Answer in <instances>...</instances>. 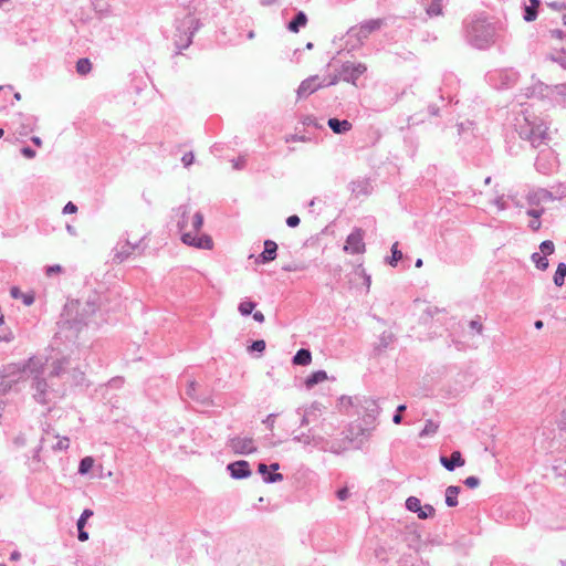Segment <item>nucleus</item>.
Returning <instances> with one entry per match:
<instances>
[{
  "instance_id": "f257e3e1",
  "label": "nucleus",
  "mask_w": 566,
  "mask_h": 566,
  "mask_svg": "<svg viewBox=\"0 0 566 566\" xmlns=\"http://www.w3.org/2000/svg\"><path fill=\"white\" fill-rule=\"evenodd\" d=\"M464 39L478 49H489L495 41V27L485 17H472L463 21Z\"/></svg>"
},
{
  "instance_id": "f03ea898",
  "label": "nucleus",
  "mask_w": 566,
  "mask_h": 566,
  "mask_svg": "<svg viewBox=\"0 0 566 566\" xmlns=\"http://www.w3.org/2000/svg\"><path fill=\"white\" fill-rule=\"evenodd\" d=\"M98 306L95 300L88 298L82 306L78 301L66 303L62 313V319L57 323L61 328L67 327L76 332L81 331L87 324V319L92 316Z\"/></svg>"
},
{
  "instance_id": "7ed1b4c3",
  "label": "nucleus",
  "mask_w": 566,
  "mask_h": 566,
  "mask_svg": "<svg viewBox=\"0 0 566 566\" xmlns=\"http://www.w3.org/2000/svg\"><path fill=\"white\" fill-rule=\"evenodd\" d=\"M516 132L522 139L530 142L533 148L547 146L549 139L547 127L537 118L530 120L527 117H523L522 122L517 119Z\"/></svg>"
},
{
  "instance_id": "20e7f679",
  "label": "nucleus",
  "mask_w": 566,
  "mask_h": 566,
  "mask_svg": "<svg viewBox=\"0 0 566 566\" xmlns=\"http://www.w3.org/2000/svg\"><path fill=\"white\" fill-rule=\"evenodd\" d=\"M8 370L9 375L29 373L32 378L35 376L42 377L44 374V363L40 358L31 356L27 360L10 365Z\"/></svg>"
},
{
  "instance_id": "39448f33",
  "label": "nucleus",
  "mask_w": 566,
  "mask_h": 566,
  "mask_svg": "<svg viewBox=\"0 0 566 566\" xmlns=\"http://www.w3.org/2000/svg\"><path fill=\"white\" fill-rule=\"evenodd\" d=\"M30 387L33 391L32 397L38 403L46 406L52 402V396H55V391L50 389L48 380L43 376L33 377Z\"/></svg>"
},
{
  "instance_id": "423d86ee",
  "label": "nucleus",
  "mask_w": 566,
  "mask_h": 566,
  "mask_svg": "<svg viewBox=\"0 0 566 566\" xmlns=\"http://www.w3.org/2000/svg\"><path fill=\"white\" fill-rule=\"evenodd\" d=\"M557 164L558 159L555 151L552 148L545 146L537 154L535 168L538 172L548 175L554 170L555 167H557Z\"/></svg>"
},
{
  "instance_id": "0eeeda50",
  "label": "nucleus",
  "mask_w": 566,
  "mask_h": 566,
  "mask_svg": "<svg viewBox=\"0 0 566 566\" xmlns=\"http://www.w3.org/2000/svg\"><path fill=\"white\" fill-rule=\"evenodd\" d=\"M367 71L364 63L346 61L340 65L339 77L344 82L356 84V81Z\"/></svg>"
},
{
  "instance_id": "6e6552de",
  "label": "nucleus",
  "mask_w": 566,
  "mask_h": 566,
  "mask_svg": "<svg viewBox=\"0 0 566 566\" xmlns=\"http://www.w3.org/2000/svg\"><path fill=\"white\" fill-rule=\"evenodd\" d=\"M227 446L235 454L248 455V454H252L256 451L254 441L250 437H239V436L229 437L228 441H227Z\"/></svg>"
},
{
  "instance_id": "1a4fd4ad",
  "label": "nucleus",
  "mask_w": 566,
  "mask_h": 566,
  "mask_svg": "<svg viewBox=\"0 0 566 566\" xmlns=\"http://www.w3.org/2000/svg\"><path fill=\"white\" fill-rule=\"evenodd\" d=\"M385 24V19L377 18L363 21L359 25L349 29V34H356L359 41L365 40L373 32L379 30Z\"/></svg>"
},
{
  "instance_id": "9d476101",
  "label": "nucleus",
  "mask_w": 566,
  "mask_h": 566,
  "mask_svg": "<svg viewBox=\"0 0 566 566\" xmlns=\"http://www.w3.org/2000/svg\"><path fill=\"white\" fill-rule=\"evenodd\" d=\"M364 231L355 228L346 238L344 251L350 254H360L365 252Z\"/></svg>"
},
{
  "instance_id": "9b49d317",
  "label": "nucleus",
  "mask_w": 566,
  "mask_h": 566,
  "mask_svg": "<svg viewBox=\"0 0 566 566\" xmlns=\"http://www.w3.org/2000/svg\"><path fill=\"white\" fill-rule=\"evenodd\" d=\"M180 239L181 242L188 247H193L200 250L213 249V240L209 234L206 233L197 235L193 234L192 232H182Z\"/></svg>"
},
{
  "instance_id": "f8f14e48",
  "label": "nucleus",
  "mask_w": 566,
  "mask_h": 566,
  "mask_svg": "<svg viewBox=\"0 0 566 566\" xmlns=\"http://www.w3.org/2000/svg\"><path fill=\"white\" fill-rule=\"evenodd\" d=\"M182 25L187 28V39L185 43L176 41V46L178 49L176 52L177 54H180L182 50L187 49L191 44L195 33L201 28V22L199 19L189 13L182 20Z\"/></svg>"
},
{
  "instance_id": "ddd939ff",
  "label": "nucleus",
  "mask_w": 566,
  "mask_h": 566,
  "mask_svg": "<svg viewBox=\"0 0 566 566\" xmlns=\"http://www.w3.org/2000/svg\"><path fill=\"white\" fill-rule=\"evenodd\" d=\"M279 469V462H273L270 465H266L265 463H259L258 465V472L261 474L263 482L266 484H273L283 481V474L276 472Z\"/></svg>"
},
{
  "instance_id": "4468645a",
  "label": "nucleus",
  "mask_w": 566,
  "mask_h": 566,
  "mask_svg": "<svg viewBox=\"0 0 566 566\" xmlns=\"http://www.w3.org/2000/svg\"><path fill=\"white\" fill-rule=\"evenodd\" d=\"M142 240L132 243L129 240H125V242H119L114 249L113 261L115 263H123L125 260L129 258V255L137 249H139Z\"/></svg>"
},
{
  "instance_id": "2eb2a0df",
  "label": "nucleus",
  "mask_w": 566,
  "mask_h": 566,
  "mask_svg": "<svg viewBox=\"0 0 566 566\" xmlns=\"http://www.w3.org/2000/svg\"><path fill=\"white\" fill-rule=\"evenodd\" d=\"M227 471L229 472L230 476L234 480H243L251 476L252 474L250 464L245 460L230 462L227 465Z\"/></svg>"
},
{
  "instance_id": "dca6fc26",
  "label": "nucleus",
  "mask_w": 566,
  "mask_h": 566,
  "mask_svg": "<svg viewBox=\"0 0 566 566\" xmlns=\"http://www.w3.org/2000/svg\"><path fill=\"white\" fill-rule=\"evenodd\" d=\"M189 213V205H180L172 209L171 220L176 222L180 237L182 235V232H187L186 228L188 226Z\"/></svg>"
},
{
  "instance_id": "f3484780",
  "label": "nucleus",
  "mask_w": 566,
  "mask_h": 566,
  "mask_svg": "<svg viewBox=\"0 0 566 566\" xmlns=\"http://www.w3.org/2000/svg\"><path fill=\"white\" fill-rule=\"evenodd\" d=\"M363 408V421L365 422L366 426H374L381 410L377 400L365 399Z\"/></svg>"
},
{
  "instance_id": "a211bd4d",
  "label": "nucleus",
  "mask_w": 566,
  "mask_h": 566,
  "mask_svg": "<svg viewBox=\"0 0 566 566\" xmlns=\"http://www.w3.org/2000/svg\"><path fill=\"white\" fill-rule=\"evenodd\" d=\"M321 87H324L323 82H318V76H310L301 82L296 94L298 98H305L315 93Z\"/></svg>"
},
{
  "instance_id": "6ab92c4d",
  "label": "nucleus",
  "mask_w": 566,
  "mask_h": 566,
  "mask_svg": "<svg viewBox=\"0 0 566 566\" xmlns=\"http://www.w3.org/2000/svg\"><path fill=\"white\" fill-rule=\"evenodd\" d=\"M524 94L527 98L537 97L541 99H549L552 96V86L537 81L533 85L526 87Z\"/></svg>"
},
{
  "instance_id": "aec40b11",
  "label": "nucleus",
  "mask_w": 566,
  "mask_h": 566,
  "mask_svg": "<svg viewBox=\"0 0 566 566\" xmlns=\"http://www.w3.org/2000/svg\"><path fill=\"white\" fill-rule=\"evenodd\" d=\"M439 461L441 465L449 472H453L455 469L465 464V460L459 450L452 451L449 457L440 455Z\"/></svg>"
},
{
  "instance_id": "412c9836",
  "label": "nucleus",
  "mask_w": 566,
  "mask_h": 566,
  "mask_svg": "<svg viewBox=\"0 0 566 566\" xmlns=\"http://www.w3.org/2000/svg\"><path fill=\"white\" fill-rule=\"evenodd\" d=\"M277 256V244L273 240H265L263 251L258 255L256 263L266 264Z\"/></svg>"
},
{
  "instance_id": "4be33fe9",
  "label": "nucleus",
  "mask_w": 566,
  "mask_h": 566,
  "mask_svg": "<svg viewBox=\"0 0 566 566\" xmlns=\"http://www.w3.org/2000/svg\"><path fill=\"white\" fill-rule=\"evenodd\" d=\"M18 117L20 120V127L18 129L21 136H28L32 133L36 127L38 118L33 115L18 113Z\"/></svg>"
},
{
  "instance_id": "5701e85b",
  "label": "nucleus",
  "mask_w": 566,
  "mask_h": 566,
  "mask_svg": "<svg viewBox=\"0 0 566 566\" xmlns=\"http://www.w3.org/2000/svg\"><path fill=\"white\" fill-rule=\"evenodd\" d=\"M94 512L91 509H84L78 520L76 521L77 527V539L80 542H86L90 537L88 532L85 531L87 520L92 517Z\"/></svg>"
},
{
  "instance_id": "b1692460",
  "label": "nucleus",
  "mask_w": 566,
  "mask_h": 566,
  "mask_svg": "<svg viewBox=\"0 0 566 566\" xmlns=\"http://www.w3.org/2000/svg\"><path fill=\"white\" fill-rule=\"evenodd\" d=\"M327 125L333 133L338 134V135L349 132L353 127V125L349 120L339 119L337 117L328 118Z\"/></svg>"
},
{
  "instance_id": "393cba45",
  "label": "nucleus",
  "mask_w": 566,
  "mask_h": 566,
  "mask_svg": "<svg viewBox=\"0 0 566 566\" xmlns=\"http://www.w3.org/2000/svg\"><path fill=\"white\" fill-rule=\"evenodd\" d=\"M307 23V15L304 11H297L291 21L287 23V30L293 33H297L301 28H304Z\"/></svg>"
},
{
  "instance_id": "a878e982",
  "label": "nucleus",
  "mask_w": 566,
  "mask_h": 566,
  "mask_svg": "<svg viewBox=\"0 0 566 566\" xmlns=\"http://www.w3.org/2000/svg\"><path fill=\"white\" fill-rule=\"evenodd\" d=\"M551 102L566 107V83L552 86Z\"/></svg>"
},
{
  "instance_id": "bb28decb",
  "label": "nucleus",
  "mask_w": 566,
  "mask_h": 566,
  "mask_svg": "<svg viewBox=\"0 0 566 566\" xmlns=\"http://www.w3.org/2000/svg\"><path fill=\"white\" fill-rule=\"evenodd\" d=\"M461 490L459 485H450L446 489L444 502L448 507H455L459 504L458 496Z\"/></svg>"
},
{
  "instance_id": "cd10ccee",
  "label": "nucleus",
  "mask_w": 566,
  "mask_h": 566,
  "mask_svg": "<svg viewBox=\"0 0 566 566\" xmlns=\"http://www.w3.org/2000/svg\"><path fill=\"white\" fill-rule=\"evenodd\" d=\"M530 4H524L523 19L526 22H532L536 20L538 15V8L541 6V0H528Z\"/></svg>"
},
{
  "instance_id": "c85d7f7f",
  "label": "nucleus",
  "mask_w": 566,
  "mask_h": 566,
  "mask_svg": "<svg viewBox=\"0 0 566 566\" xmlns=\"http://www.w3.org/2000/svg\"><path fill=\"white\" fill-rule=\"evenodd\" d=\"M395 339L396 337L391 332L385 331L378 337V342L376 343L374 350L377 354L385 352L388 348V346L395 342Z\"/></svg>"
},
{
  "instance_id": "c756f323",
  "label": "nucleus",
  "mask_w": 566,
  "mask_h": 566,
  "mask_svg": "<svg viewBox=\"0 0 566 566\" xmlns=\"http://www.w3.org/2000/svg\"><path fill=\"white\" fill-rule=\"evenodd\" d=\"M312 361V353L307 348H300L292 358L293 365L307 366Z\"/></svg>"
},
{
  "instance_id": "7c9ffc66",
  "label": "nucleus",
  "mask_w": 566,
  "mask_h": 566,
  "mask_svg": "<svg viewBox=\"0 0 566 566\" xmlns=\"http://www.w3.org/2000/svg\"><path fill=\"white\" fill-rule=\"evenodd\" d=\"M325 379H327V373L325 370L321 369V370L311 373L306 377L304 384H305L306 388L311 389L314 386H316L317 384L324 381Z\"/></svg>"
},
{
  "instance_id": "2f4dec72",
  "label": "nucleus",
  "mask_w": 566,
  "mask_h": 566,
  "mask_svg": "<svg viewBox=\"0 0 566 566\" xmlns=\"http://www.w3.org/2000/svg\"><path fill=\"white\" fill-rule=\"evenodd\" d=\"M424 10L430 18L442 15L443 0H429V3L426 4Z\"/></svg>"
},
{
  "instance_id": "473e14b6",
  "label": "nucleus",
  "mask_w": 566,
  "mask_h": 566,
  "mask_svg": "<svg viewBox=\"0 0 566 566\" xmlns=\"http://www.w3.org/2000/svg\"><path fill=\"white\" fill-rule=\"evenodd\" d=\"M10 294L13 298H21L23 304L30 306L34 303V294L33 293H22L18 286H12L10 290Z\"/></svg>"
},
{
  "instance_id": "72a5a7b5",
  "label": "nucleus",
  "mask_w": 566,
  "mask_h": 566,
  "mask_svg": "<svg viewBox=\"0 0 566 566\" xmlns=\"http://www.w3.org/2000/svg\"><path fill=\"white\" fill-rule=\"evenodd\" d=\"M391 254L389 256H386L385 261L387 264H389L392 268H396L398 265V262L402 259L403 254L398 248V242H395L391 245L390 249Z\"/></svg>"
},
{
  "instance_id": "f704fd0d",
  "label": "nucleus",
  "mask_w": 566,
  "mask_h": 566,
  "mask_svg": "<svg viewBox=\"0 0 566 566\" xmlns=\"http://www.w3.org/2000/svg\"><path fill=\"white\" fill-rule=\"evenodd\" d=\"M566 277V263L559 262L553 276V282L557 287H562L565 284Z\"/></svg>"
},
{
  "instance_id": "c9c22d12",
  "label": "nucleus",
  "mask_w": 566,
  "mask_h": 566,
  "mask_svg": "<svg viewBox=\"0 0 566 566\" xmlns=\"http://www.w3.org/2000/svg\"><path fill=\"white\" fill-rule=\"evenodd\" d=\"M502 84L506 87L514 85L517 81L518 73L514 70H504L500 72Z\"/></svg>"
},
{
  "instance_id": "e433bc0d",
  "label": "nucleus",
  "mask_w": 566,
  "mask_h": 566,
  "mask_svg": "<svg viewBox=\"0 0 566 566\" xmlns=\"http://www.w3.org/2000/svg\"><path fill=\"white\" fill-rule=\"evenodd\" d=\"M531 260L535 264L536 269H538L541 271L547 270V268L549 265L547 256H545L544 254H542L539 252H534L531 255Z\"/></svg>"
},
{
  "instance_id": "4c0bfd02",
  "label": "nucleus",
  "mask_w": 566,
  "mask_h": 566,
  "mask_svg": "<svg viewBox=\"0 0 566 566\" xmlns=\"http://www.w3.org/2000/svg\"><path fill=\"white\" fill-rule=\"evenodd\" d=\"M75 69L77 74L82 76L87 75L92 70V62L88 57H81L76 61Z\"/></svg>"
},
{
  "instance_id": "58836bf2",
  "label": "nucleus",
  "mask_w": 566,
  "mask_h": 566,
  "mask_svg": "<svg viewBox=\"0 0 566 566\" xmlns=\"http://www.w3.org/2000/svg\"><path fill=\"white\" fill-rule=\"evenodd\" d=\"M256 307V303L251 300H243L239 303L238 311L242 316H249Z\"/></svg>"
},
{
  "instance_id": "ea45409f",
  "label": "nucleus",
  "mask_w": 566,
  "mask_h": 566,
  "mask_svg": "<svg viewBox=\"0 0 566 566\" xmlns=\"http://www.w3.org/2000/svg\"><path fill=\"white\" fill-rule=\"evenodd\" d=\"M69 359L66 357H63L61 359H56L52 364V369L50 371V377H59L64 371L65 365H67Z\"/></svg>"
},
{
  "instance_id": "a19ab883",
  "label": "nucleus",
  "mask_w": 566,
  "mask_h": 566,
  "mask_svg": "<svg viewBox=\"0 0 566 566\" xmlns=\"http://www.w3.org/2000/svg\"><path fill=\"white\" fill-rule=\"evenodd\" d=\"M94 465V459L92 457H84L81 459L77 468V472L81 475L87 474Z\"/></svg>"
},
{
  "instance_id": "79ce46f5",
  "label": "nucleus",
  "mask_w": 566,
  "mask_h": 566,
  "mask_svg": "<svg viewBox=\"0 0 566 566\" xmlns=\"http://www.w3.org/2000/svg\"><path fill=\"white\" fill-rule=\"evenodd\" d=\"M439 424L431 419H428L423 429L420 431L419 437H427L434 434L438 431Z\"/></svg>"
},
{
  "instance_id": "37998d69",
  "label": "nucleus",
  "mask_w": 566,
  "mask_h": 566,
  "mask_svg": "<svg viewBox=\"0 0 566 566\" xmlns=\"http://www.w3.org/2000/svg\"><path fill=\"white\" fill-rule=\"evenodd\" d=\"M196 388H197V382L195 380L188 381L187 388H186V395L196 401L205 402V399L197 395Z\"/></svg>"
},
{
  "instance_id": "c03bdc74",
  "label": "nucleus",
  "mask_w": 566,
  "mask_h": 566,
  "mask_svg": "<svg viewBox=\"0 0 566 566\" xmlns=\"http://www.w3.org/2000/svg\"><path fill=\"white\" fill-rule=\"evenodd\" d=\"M405 505L409 512L418 513L421 507V502L417 496H409L407 497Z\"/></svg>"
},
{
  "instance_id": "a18cd8bd",
  "label": "nucleus",
  "mask_w": 566,
  "mask_h": 566,
  "mask_svg": "<svg viewBox=\"0 0 566 566\" xmlns=\"http://www.w3.org/2000/svg\"><path fill=\"white\" fill-rule=\"evenodd\" d=\"M436 514V510L431 504L421 505L420 511L417 513L420 520H427L433 517Z\"/></svg>"
},
{
  "instance_id": "49530a36",
  "label": "nucleus",
  "mask_w": 566,
  "mask_h": 566,
  "mask_svg": "<svg viewBox=\"0 0 566 566\" xmlns=\"http://www.w3.org/2000/svg\"><path fill=\"white\" fill-rule=\"evenodd\" d=\"M266 344L264 339H256L251 343L248 347L249 353H259V355H262L265 350Z\"/></svg>"
},
{
  "instance_id": "de8ad7c7",
  "label": "nucleus",
  "mask_w": 566,
  "mask_h": 566,
  "mask_svg": "<svg viewBox=\"0 0 566 566\" xmlns=\"http://www.w3.org/2000/svg\"><path fill=\"white\" fill-rule=\"evenodd\" d=\"M539 253L544 254L545 256H548L554 253L555 244L552 240H545L539 244Z\"/></svg>"
},
{
  "instance_id": "09e8293b",
  "label": "nucleus",
  "mask_w": 566,
  "mask_h": 566,
  "mask_svg": "<svg viewBox=\"0 0 566 566\" xmlns=\"http://www.w3.org/2000/svg\"><path fill=\"white\" fill-rule=\"evenodd\" d=\"M356 273L364 279V285L366 286V292H368L371 284V276L366 272L361 264L357 266Z\"/></svg>"
},
{
  "instance_id": "8fccbe9b",
  "label": "nucleus",
  "mask_w": 566,
  "mask_h": 566,
  "mask_svg": "<svg viewBox=\"0 0 566 566\" xmlns=\"http://www.w3.org/2000/svg\"><path fill=\"white\" fill-rule=\"evenodd\" d=\"M203 226V214L200 211H197L192 216V229L195 232H198L201 230Z\"/></svg>"
},
{
  "instance_id": "3c124183",
  "label": "nucleus",
  "mask_w": 566,
  "mask_h": 566,
  "mask_svg": "<svg viewBox=\"0 0 566 566\" xmlns=\"http://www.w3.org/2000/svg\"><path fill=\"white\" fill-rule=\"evenodd\" d=\"M406 409H407V405H405V403H401V405H399V406L396 408V411H395V413H394V416H392V422H394L395 424H400V423L402 422V420H403V418H402V412H403Z\"/></svg>"
},
{
  "instance_id": "603ef678",
  "label": "nucleus",
  "mask_w": 566,
  "mask_h": 566,
  "mask_svg": "<svg viewBox=\"0 0 566 566\" xmlns=\"http://www.w3.org/2000/svg\"><path fill=\"white\" fill-rule=\"evenodd\" d=\"M311 431L312 430L310 429L307 433H301V434L294 436L293 441L303 443L305 446L311 444L312 439H313V436H311Z\"/></svg>"
},
{
  "instance_id": "864d4df0",
  "label": "nucleus",
  "mask_w": 566,
  "mask_h": 566,
  "mask_svg": "<svg viewBox=\"0 0 566 566\" xmlns=\"http://www.w3.org/2000/svg\"><path fill=\"white\" fill-rule=\"evenodd\" d=\"M70 447V439L67 437H64L62 439H60L53 447L52 449L54 451H62V450H66L69 449Z\"/></svg>"
},
{
  "instance_id": "5fc2aeb1",
  "label": "nucleus",
  "mask_w": 566,
  "mask_h": 566,
  "mask_svg": "<svg viewBox=\"0 0 566 566\" xmlns=\"http://www.w3.org/2000/svg\"><path fill=\"white\" fill-rule=\"evenodd\" d=\"M553 189H555V198L557 200H560L566 197V184H558L556 186H553Z\"/></svg>"
},
{
  "instance_id": "6e6d98bb",
  "label": "nucleus",
  "mask_w": 566,
  "mask_h": 566,
  "mask_svg": "<svg viewBox=\"0 0 566 566\" xmlns=\"http://www.w3.org/2000/svg\"><path fill=\"white\" fill-rule=\"evenodd\" d=\"M463 483L469 489H475V488H478L480 485L481 481H480V479L478 476L470 475V476L464 479Z\"/></svg>"
},
{
  "instance_id": "4d7b16f0",
  "label": "nucleus",
  "mask_w": 566,
  "mask_h": 566,
  "mask_svg": "<svg viewBox=\"0 0 566 566\" xmlns=\"http://www.w3.org/2000/svg\"><path fill=\"white\" fill-rule=\"evenodd\" d=\"M538 193L541 195V199L543 200H557V198H555L554 193H555V189L552 188V190H547V189H541L538 191Z\"/></svg>"
},
{
  "instance_id": "13d9d810",
  "label": "nucleus",
  "mask_w": 566,
  "mask_h": 566,
  "mask_svg": "<svg viewBox=\"0 0 566 566\" xmlns=\"http://www.w3.org/2000/svg\"><path fill=\"white\" fill-rule=\"evenodd\" d=\"M469 327H470L472 331H474L476 334H482V332H483V325H482V323L480 322V319H479V318H476V319H471V321L469 322Z\"/></svg>"
},
{
  "instance_id": "bf43d9fd",
  "label": "nucleus",
  "mask_w": 566,
  "mask_h": 566,
  "mask_svg": "<svg viewBox=\"0 0 566 566\" xmlns=\"http://www.w3.org/2000/svg\"><path fill=\"white\" fill-rule=\"evenodd\" d=\"M277 413H270L265 417V419L262 421L268 429L273 430L275 419L277 418Z\"/></svg>"
},
{
  "instance_id": "052dcab7",
  "label": "nucleus",
  "mask_w": 566,
  "mask_h": 566,
  "mask_svg": "<svg viewBox=\"0 0 566 566\" xmlns=\"http://www.w3.org/2000/svg\"><path fill=\"white\" fill-rule=\"evenodd\" d=\"M285 222L289 228H296L300 224L301 219L297 214H292L286 218Z\"/></svg>"
},
{
  "instance_id": "680f3d73",
  "label": "nucleus",
  "mask_w": 566,
  "mask_h": 566,
  "mask_svg": "<svg viewBox=\"0 0 566 566\" xmlns=\"http://www.w3.org/2000/svg\"><path fill=\"white\" fill-rule=\"evenodd\" d=\"M62 266L59 265V264H53V265H48L45 268V274L48 276H52L53 274H57V273H61L62 272Z\"/></svg>"
},
{
  "instance_id": "e2e57ef3",
  "label": "nucleus",
  "mask_w": 566,
  "mask_h": 566,
  "mask_svg": "<svg viewBox=\"0 0 566 566\" xmlns=\"http://www.w3.org/2000/svg\"><path fill=\"white\" fill-rule=\"evenodd\" d=\"M285 143H296V142H306L307 138L303 135H297V134H291V135H287L285 136Z\"/></svg>"
},
{
  "instance_id": "0e129e2a",
  "label": "nucleus",
  "mask_w": 566,
  "mask_h": 566,
  "mask_svg": "<svg viewBox=\"0 0 566 566\" xmlns=\"http://www.w3.org/2000/svg\"><path fill=\"white\" fill-rule=\"evenodd\" d=\"M195 160V156L192 151L185 153L181 157V163L185 167H189Z\"/></svg>"
},
{
  "instance_id": "69168bd1",
  "label": "nucleus",
  "mask_w": 566,
  "mask_h": 566,
  "mask_svg": "<svg viewBox=\"0 0 566 566\" xmlns=\"http://www.w3.org/2000/svg\"><path fill=\"white\" fill-rule=\"evenodd\" d=\"M336 497L339 501H345L349 497V490L346 486H343L336 491Z\"/></svg>"
},
{
  "instance_id": "338daca9",
  "label": "nucleus",
  "mask_w": 566,
  "mask_h": 566,
  "mask_svg": "<svg viewBox=\"0 0 566 566\" xmlns=\"http://www.w3.org/2000/svg\"><path fill=\"white\" fill-rule=\"evenodd\" d=\"M77 211V206L72 202V201H69L64 207H63V210L62 212L64 214H72V213H75Z\"/></svg>"
},
{
  "instance_id": "774afa93",
  "label": "nucleus",
  "mask_w": 566,
  "mask_h": 566,
  "mask_svg": "<svg viewBox=\"0 0 566 566\" xmlns=\"http://www.w3.org/2000/svg\"><path fill=\"white\" fill-rule=\"evenodd\" d=\"M551 36L558 40L566 39V31H563L560 29H553L549 31Z\"/></svg>"
}]
</instances>
